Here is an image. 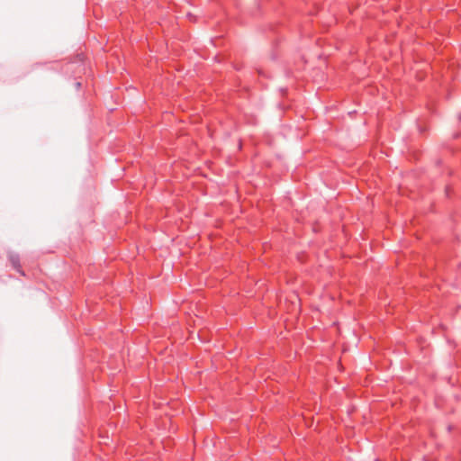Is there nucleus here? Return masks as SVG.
Masks as SVG:
<instances>
[{
  "label": "nucleus",
  "mask_w": 461,
  "mask_h": 461,
  "mask_svg": "<svg viewBox=\"0 0 461 461\" xmlns=\"http://www.w3.org/2000/svg\"><path fill=\"white\" fill-rule=\"evenodd\" d=\"M9 261H10L12 267H14V269H15L22 276H24V272L23 271L22 265L20 263V257H19V255H17V254H11L9 256Z\"/></svg>",
  "instance_id": "obj_1"
},
{
  "label": "nucleus",
  "mask_w": 461,
  "mask_h": 461,
  "mask_svg": "<svg viewBox=\"0 0 461 461\" xmlns=\"http://www.w3.org/2000/svg\"><path fill=\"white\" fill-rule=\"evenodd\" d=\"M76 86H77V88H79V87L81 86V83L77 82V83L76 84Z\"/></svg>",
  "instance_id": "obj_2"
}]
</instances>
